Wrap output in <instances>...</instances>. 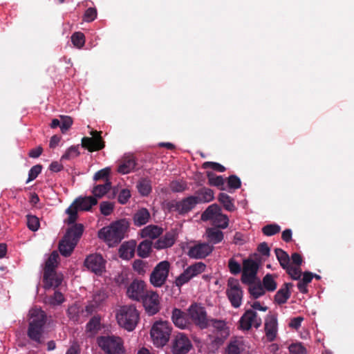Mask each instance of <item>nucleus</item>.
Instances as JSON below:
<instances>
[{"instance_id": "nucleus-1", "label": "nucleus", "mask_w": 354, "mask_h": 354, "mask_svg": "<svg viewBox=\"0 0 354 354\" xmlns=\"http://www.w3.org/2000/svg\"><path fill=\"white\" fill-rule=\"evenodd\" d=\"M46 320V315L41 308L35 307L29 310L27 336L30 339L37 344L44 342Z\"/></svg>"}, {"instance_id": "nucleus-2", "label": "nucleus", "mask_w": 354, "mask_h": 354, "mask_svg": "<svg viewBox=\"0 0 354 354\" xmlns=\"http://www.w3.org/2000/svg\"><path fill=\"white\" fill-rule=\"evenodd\" d=\"M129 223L126 219H122L111 224L110 226L102 228L98 233L100 239H103L110 247L118 244L124 239V233Z\"/></svg>"}, {"instance_id": "nucleus-3", "label": "nucleus", "mask_w": 354, "mask_h": 354, "mask_svg": "<svg viewBox=\"0 0 354 354\" xmlns=\"http://www.w3.org/2000/svg\"><path fill=\"white\" fill-rule=\"evenodd\" d=\"M118 324L129 331H132L137 326L140 315L134 305L120 306L115 314Z\"/></svg>"}, {"instance_id": "nucleus-4", "label": "nucleus", "mask_w": 354, "mask_h": 354, "mask_svg": "<svg viewBox=\"0 0 354 354\" xmlns=\"http://www.w3.org/2000/svg\"><path fill=\"white\" fill-rule=\"evenodd\" d=\"M84 231L82 224H75L70 227L63 239L59 244L60 253L64 256H69L77 243Z\"/></svg>"}, {"instance_id": "nucleus-5", "label": "nucleus", "mask_w": 354, "mask_h": 354, "mask_svg": "<svg viewBox=\"0 0 354 354\" xmlns=\"http://www.w3.org/2000/svg\"><path fill=\"white\" fill-rule=\"evenodd\" d=\"M172 328L167 321L156 322L150 330V335L153 345L157 348L165 346L169 340Z\"/></svg>"}, {"instance_id": "nucleus-6", "label": "nucleus", "mask_w": 354, "mask_h": 354, "mask_svg": "<svg viewBox=\"0 0 354 354\" xmlns=\"http://www.w3.org/2000/svg\"><path fill=\"white\" fill-rule=\"evenodd\" d=\"M201 220L210 221L217 229H226L229 225L228 216L222 213L221 207L217 204L209 205L202 214Z\"/></svg>"}, {"instance_id": "nucleus-7", "label": "nucleus", "mask_w": 354, "mask_h": 354, "mask_svg": "<svg viewBox=\"0 0 354 354\" xmlns=\"http://www.w3.org/2000/svg\"><path fill=\"white\" fill-rule=\"evenodd\" d=\"M209 324L214 328L212 334L209 336L211 344L213 347L218 348L230 336V328L226 322L222 319H209Z\"/></svg>"}, {"instance_id": "nucleus-8", "label": "nucleus", "mask_w": 354, "mask_h": 354, "mask_svg": "<svg viewBox=\"0 0 354 354\" xmlns=\"http://www.w3.org/2000/svg\"><path fill=\"white\" fill-rule=\"evenodd\" d=\"M97 342L106 354H126L123 340L120 337L100 336L97 337Z\"/></svg>"}, {"instance_id": "nucleus-9", "label": "nucleus", "mask_w": 354, "mask_h": 354, "mask_svg": "<svg viewBox=\"0 0 354 354\" xmlns=\"http://www.w3.org/2000/svg\"><path fill=\"white\" fill-rule=\"evenodd\" d=\"M187 313L190 321L201 329L207 328L209 326L207 312L201 305L196 303L192 304L188 308Z\"/></svg>"}, {"instance_id": "nucleus-10", "label": "nucleus", "mask_w": 354, "mask_h": 354, "mask_svg": "<svg viewBox=\"0 0 354 354\" xmlns=\"http://www.w3.org/2000/svg\"><path fill=\"white\" fill-rule=\"evenodd\" d=\"M226 295L234 308H237L241 306L243 292L237 279L234 278L228 279Z\"/></svg>"}, {"instance_id": "nucleus-11", "label": "nucleus", "mask_w": 354, "mask_h": 354, "mask_svg": "<svg viewBox=\"0 0 354 354\" xmlns=\"http://www.w3.org/2000/svg\"><path fill=\"white\" fill-rule=\"evenodd\" d=\"M170 269V263L162 261L154 268L150 276V282L155 287H161L166 281Z\"/></svg>"}, {"instance_id": "nucleus-12", "label": "nucleus", "mask_w": 354, "mask_h": 354, "mask_svg": "<svg viewBox=\"0 0 354 354\" xmlns=\"http://www.w3.org/2000/svg\"><path fill=\"white\" fill-rule=\"evenodd\" d=\"M90 135L91 137H84L82 139V147L89 152L97 151L104 148L105 142L102 137V131L92 130Z\"/></svg>"}, {"instance_id": "nucleus-13", "label": "nucleus", "mask_w": 354, "mask_h": 354, "mask_svg": "<svg viewBox=\"0 0 354 354\" xmlns=\"http://www.w3.org/2000/svg\"><path fill=\"white\" fill-rule=\"evenodd\" d=\"M206 265L202 262H197L189 266L175 280V284L180 287L187 283L191 279L205 272Z\"/></svg>"}, {"instance_id": "nucleus-14", "label": "nucleus", "mask_w": 354, "mask_h": 354, "mask_svg": "<svg viewBox=\"0 0 354 354\" xmlns=\"http://www.w3.org/2000/svg\"><path fill=\"white\" fill-rule=\"evenodd\" d=\"M261 323V318L253 310H247L239 320L240 328L243 330H249L252 327L258 328Z\"/></svg>"}, {"instance_id": "nucleus-15", "label": "nucleus", "mask_w": 354, "mask_h": 354, "mask_svg": "<svg viewBox=\"0 0 354 354\" xmlns=\"http://www.w3.org/2000/svg\"><path fill=\"white\" fill-rule=\"evenodd\" d=\"M141 300L145 310L149 315H153L160 310V298L156 292H147Z\"/></svg>"}, {"instance_id": "nucleus-16", "label": "nucleus", "mask_w": 354, "mask_h": 354, "mask_svg": "<svg viewBox=\"0 0 354 354\" xmlns=\"http://www.w3.org/2000/svg\"><path fill=\"white\" fill-rule=\"evenodd\" d=\"M241 281L244 283H253L259 269L258 263L252 259L243 261Z\"/></svg>"}, {"instance_id": "nucleus-17", "label": "nucleus", "mask_w": 354, "mask_h": 354, "mask_svg": "<svg viewBox=\"0 0 354 354\" xmlns=\"http://www.w3.org/2000/svg\"><path fill=\"white\" fill-rule=\"evenodd\" d=\"M198 203L196 196H189L180 201H173L169 204V209L179 214H185L192 209Z\"/></svg>"}, {"instance_id": "nucleus-18", "label": "nucleus", "mask_w": 354, "mask_h": 354, "mask_svg": "<svg viewBox=\"0 0 354 354\" xmlns=\"http://www.w3.org/2000/svg\"><path fill=\"white\" fill-rule=\"evenodd\" d=\"M192 347L189 338L183 333H178L174 339L171 351L173 354H187Z\"/></svg>"}, {"instance_id": "nucleus-19", "label": "nucleus", "mask_w": 354, "mask_h": 354, "mask_svg": "<svg viewBox=\"0 0 354 354\" xmlns=\"http://www.w3.org/2000/svg\"><path fill=\"white\" fill-rule=\"evenodd\" d=\"M214 246L207 243H198L189 247L187 254L190 258L195 259H204L210 254Z\"/></svg>"}, {"instance_id": "nucleus-20", "label": "nucleus", "mask_w": 354, "mask_h": 354, "mask_svg": "<svg viewBox=\"0 0 354 354\" xmlns=\"http://www.w3.org/2000/svg\"><path fill=\"white\" fill-rule=\"evenodd\" d=\"M84 265L95 274H101L105 269V260L100 254H92L86 257Z\"/></svg>"}, {"instance_id": "nucleus-21", "label": "nucleus", "mask_w": 354, "mask_h": 354, "mask_svg": "<svg viewBox=\"0 0 354 354\" xmlns=\"http://www.w3.org/2000/svg\"><path fill=\"white\" fill-rule=\"evenodd\" d=\"M146 285L144 281L134 280L127 288V295L132 300L139 301L146 295Z\"/></svg>"}, {"instance_id": "nucleus-22", "label": "nucleus", "mask_w": 354, "mask_h": 354, "mask_svg": "<svg viewBox=\"0 0 354 354\" xmlns=\"http://www.w3.org/2000/svg\"><path fill=\"white\" fill-rule=\"evenodd\" d=\"M178 233L176 230H171L163 236L159 238L153 244L156 250H162L173 246L178 238Z\"/></svg>"}, {"instance_id": "nucleus-23", "label": "nucleus", "mask_w": 354, "mask_h": 354, "mask_svg": "<svg viewBox=\"0 0 354 354\" xmlns=\"http://www.w3.org/2000/svg\"><path fill=\"white\" fill-rule=\"evenodd\" d=\"M171 320L174 324L180 329L188 328L192 325L189 314L187 315L178 308L173 309Z\"/></svg>"}, {"instance_id": "nucleus-24", "label": "nucleus", "mask_w": 354, "mask_h": 354, "mask_svg": "<svg viewBox=\"0 0 354 354\" xmlns=\"http://www.w3.org/2000/svg\"><path fill=\"white\" fill-rule=\"evenodd\" d=\"M245 351V344L242 337L231 338L225 348L224 354H243Z\"/></svg>"}, {"instance_id": "nucleus-25", "label": "nucleus", "mask_w": 354, "mask_h": 354, "mask_svg": "<svg viewBox=\"0 0 354 354\" xmlns=\"http://www.w3.org/2000/svg\"><path fill=\"white\" fill-rule=\"evenodd\" d=\"M264 329L268 341H273L277 334V318L274 315H269L265 319Z\"/></svg>"}, {"instance_id": "nucleus-26", "label": "nucleus", "mask_w": 354, "mask_h": 354, "mask_svg": "<svg viewBox=\"0 0 354 354\" xmlns=\"http://www.w3.org/2000/svg\"><path fill=\"white\" fill-rule=\"evenodd\" d=\"M163 232V229L158 225H149L142 228L139 234L141 238L155 239L160 236Z\"/></svg>"}, {"instance_id": "nucleus-27", "label": "nucleus", "mask_w": 354, "mask_h": 354, "mask_svg": "<svg viewBox=\"0 0 354 354\" xmlns=\"http://www.w3.org/2000/svg\"><path fill=\"white\" fill-rule=\"evenodd\" d=\"M62 281V277L58 276L55 271L44 272V288L58 287Z\"/></svg>"}, {"instance_id": "nucleus-28", "label": "nucleus", "mask_w": 354, "mask_h": 354, "mask_svg": "<svg viewBox=\"0 0 354 354\" xmlns=\"http://www.w3.org/2000/svg\"><path fill=\"white\" fill-rule=\"evenodd\" d=\"M151 215L149 210L146 208H140L136 211L133 216V224L137 227H140L149 221Z\"/></svg>"}, {"instance_id": "nucleus-29", "label": "nucleus", "mask_w": 354, "mask_h": 354, "mask_svg": "<svg viewBox=\"0 0 354 354\" xmlns=\"http://www.w3.org/2000/svg\"><path fill=\"white\" fill-rule=\"evenodd\" d=\"M206 239L209 243L217 244L221 243L224 238L223 232L215 227H209L205 232Z\"/></svg>"}, {"instance_id": "nucleus-30", "label": "nucleus", "mask_w": 354, "mask_h": 354, "mask_svg": "<svg viewBox=\"0 0 354 354\" xmlns=\"http://www.w3.org/2000/svg\"><path fill=\"white\" fill-rule=\"evenodd\" d=\"M135 247L134 242H126L122 244L119 249L120 258L125 260L131 259L134 255Z\"/></svg>"}, {"instance_id": "nucleus-31", "label": "nucleus", "mask_w": 354, "mask_h": 354, "mask_svg": "<svg viewBox=\"0 0 354 354\" xmlns=\"http://www.w3.org/2000/svg\"><path fill=\"white\" fill-rule=\"evenodd\" d=\"M74 203L78 207L80 210L88 211L92 207V206L95 205L97 203V201L93 196H87L78 198L75 199Z\"/></svg>"}, {"instance_id": "nucleus-32", "label": "nucleus", "mask_w": 354, "mask_h": 354, "mask_svg": "<svg viewBox=\"0 0 354 354\" xmlns=\"http://www.w3.org/2000/svg\"><path fill=\"white\" fill-rule=\"evenodd\" d=\"M292 286L291 283H285L284 286L280 288L274 296L275 301L279 304H285L290 297L289 287Z\"/></svg>"}, {"instance_id": "nucleus-33", "label": "nucleus", "mask_w": 354, "mask_h": 354, "mask_svg": "<svg viewBox=\"0 0 354 354\" xmlns=\"http://www.w3.org/2000/svg\"><path fill=\"white\" fill-rule=\"evenodd\" d=\"M218 201L223 207L229 212H234L236 207L234 203V199L225 193H220L218 196Z\"/></svg>"}, {"instance_id": "nucleus-34", "label": "nucleus", "mask_w": 354, "mask_h": 354, "mask_svg": "<svg viewBox=\"0 0 354 354\" xmlns=\"http://www.w3.org/2000/svg\"><path fill=\"white\" fill-rule=\"evenodd\" d=\"M111 187V183L109 180H106L104 184H99L93 187L92 194L94 198H100L103 197Z\"/></svg>"}, {"instance_id": "nucleus-35", "label": "nucleus", "mask_w": 354, "mask_h": 354, "mask_svg": "<svg viewBox=\"0 0 354 354\" xmlns=\"http://www.w3.org/2000/svg\"><path fill=\"white\" fill-rule=\"evenodd\" d=\"M136 167V160L132 157L125 160L120 165L118 171L122 174H127L133 171Z\"/></svg>"}, {"instance_id": "nucleus-36", "label": "nucleus", "mask_w": 354, "mask_h": 354, "mask_svg": "<svg viewBox=\"0 0 354 354\" xmlns=\"http://www.w3.org/2000/svg\"><path fill=\"white\" fill-rule=\"evenodd\" d=\"M152 242L149 240H145L140 243L138 246V255L142 258L148 257L151 252Z\"/></svg>"}, {"instance_id": "nucleus-37", "label": "nucleus", "mask_w": 354, "mask_h": 354, "mask_svg": "<svg viewBox=\"0 0 354 354\" xmlns=\"http://www.w3.org/2000/svg\"><path fill=\"white\" fill-rule=\"evenodd\" d=\"M198 203H209L214 200V192L209 188H202L198 192V196H196Z\"/></svg>"}, {"instance_id": "nucleus-38", "label": "nucleus", "mask_w": 354, "mask_h": 354, "mask_svg": "<svg viewBox=\"0 0 354 354\" xmlns=\"http://www.w3.org/2000/svg\"><path fill=\"white\" fill-rule=\"evenodd\" d=\"M207 176L209 185L217 187L221 190L225 189L223 187L225 180L221 176H216L213 173L209 171H207Z\"/></svg>"}, {"instance_id": "nucleus-39", "label": "nucleus", "mask_w": 354, "mask_h": 354, "mask_svg": "<svg viewBox=\"0 0 354 354\" xmlns=\"http://www.w3.org/2000/svg\"><path fill=\"white\" fill-rule=\"evenodd\" d=\"M59 254L57 251H53L46 262L44 272H53L57 265Z\"/></svg>"}, {"instance_id": "nucleus-40", "label": "nucleus", "mask_w": 354, "mask_h": 354, "mask_svg": "<svg viewBox=\"0 0 354 354\" xmlns=\"http://www.w3.org/2000/svg\"><path fill=\"white\" fill-rule=\"evenodd\" d=\"M274 252L281 266L283 269L285 268H288V266L290 264L288 254L285 251L279 248H276Z\"/></svg>"}, {"instance_id": "nucleus-41", "label": "nucleus", "mask_w": 354, "mask_h": 354, "mask_svg": "<svg viewBox=\"0 0 354 354\" xmlns=\"http://www.w3.org/2000/svg\"><path fill=\"white\" fill-rule=\"evenodd\" d=\"M277 286L274 277L272 274H267L263 279V287L265 290L272 292Z\"/></svg>"}, {"instance_id": "nucleus-42", "label": "nucleus", "mask_w": 354, "mask_h": 354, "mask_svg": "<svg viewBox=\"0 0 354 354\" xmlns=\"http://www.w3.org/2000/svg\"><path fill=\"white\" fill-rule=\"evenodd\" d=\"M80 210L76 204L73 202L66 210V213L68 215L66 222L72 224L75 222L77 218V212Z\"/></svg>"}, {"instance_id": "nucleus-43", "label": "nucleus", "mask_w": 354, "mask_h": 354, "mask_svg": "<svg viewBox=\"0 0 354 354\" xmlns=\"http://www.w3.org/2000/svg\"><path fill=\"white\" fill-rule=\"evenodd\" d=\"M137 188L141 195L147 196L151 191V183L147 179H142L138 182Z\"/></svg>"}, {"instance_id": "nucleus-44", "label": "nucleus", "mask_w": 354, "mask_h": 354, "mask_svg": "<svg viewBox=\"0 0 354 354\" xmlns=\"http://www.w3.org/2000/svg\"><path fill=\"white\" fill-rule=\"evenodd\" d=\"M249 292L254 299H257L265 294V289L261 283H253L249 288Z\"/></svg>"}, {"instance_id": "nucleus-45", "label": "nucleus", "mask_w": 354, "mask_h": 354, "mask_svg": "<svg viewBox=\"0 0 354 354\" xmlns=\"http://www.w3.org/2000/svg\"><path fill=\"white\" fill-rule=\"evenodd\" d=\"M73 44L77 48H81L85 44V36L81 32H75L71 36Z\"/></svg>"}, {"instance_id": "nucleus-46", "label": "nucleus", "mask_w": 354, "mask_h": 354, "mask_svg": "<svg viewBox=\"0 0 354 354\" xmlns=\"http://www.w3.org/2000/svg\"><path fill=\"white\" fill-rule=\"evenodd\" d=\"M292 279L298 280L301 278V270L299 266L290 264L288 268H284Z\"/></svg>"}, {"instance_id": "nucleus-47", "label": "nucleus", "mask_w": 354, "mask_h": 354, "mask_svg": "<svg viewBox=\"0 0 354 354\" xmlns=\"http://www.w3.org/2000/svg\"><path fill=\"white\" fill-rule=\"evenodd\" d=\"M281 227L277 224H270L262 228V232L266 236H272L279 233Z\"/></svg>"}, {"instance_id": "nucleus-48", "label": "nucleus", "mask_w": 354, "mask_h": 354, "mask_svg": "<svg viewBox=\"0 0 354 354\" xmlns=\"http://www.w3.org/2000/svg\"><path fill=\"white\" fill-rule=\"evenodd\" d=\"M64 301V295L59 291L55 292L53 296L48 298L47 302L50 305L57 306L62 304Z\"/></svg>"}, {"instance_id": "nucleus-49", "label": "nucleus", "mask_w": 354, "mask_h": 354, "mask_svg": "<svg viewBox=\"0 0 354 354\" xmlns=\"http://www.w3.org/2000/svg\"><path fill=\"white\" fill-rule=\"evenodd\" d=\"M108 297L107 293L103 290L96 291L93 296V301L96 306L103 303Z\"/></svg>"}, {"instance_id": "nucleus-50", "label": "nucleus", "mask_w": 354, "mask_h": 354, "mask_svg": "<svg viewBox=\"0 0 354 354\" xmlns=\"http://www.w3.org/2000/svg\"><path fill=\"white\" fill-rule=\"evenodd\" d=\"M27 225H28V227L30 230H32L33 232L37 231L39 227V218L35 216L28 215L27 216Z\"/></svg>"}, {"instance_id": "nucleus-51", "label": "nucleus", "mask_w": 354, "mask_h": 354, "mask_svg": "<svg viewBox=\"0 0 354 354\" xmlns=\"http://www.w3.org/2000/svg\"><path fill=\"white\" fill-rule=\"evenodd\" d=\"M60 122V129L62 133L66 132L73 124V119L70 116L62 115Z\"/></svg>"}, {"instance_id": "nucleus-52", "label": "nucleus", "mask_w": 354, "mask_h": 354, "mask_svg": "<svg viewBox=\"0 0 354 354\" xmlns=\"http://www.w3.org/2000/svg\"><path fill=\"white\" fill-rule=\"evenodd\" d=\"M100 328V320L95 317L92 318L86 324V330L91 335L95 334Z\"/></svg>"}, {"instance_id": "nucleus-53", "label": "nucleus", "mask_w": 354, "mask_h": 354, "mask_svg": "<svg viewBox=\"0 0 354 354\" xmlns=\"http://www.w3.org/2000/svg\"><path fill=\"white\" fill-rule=\"evenodd\" d=\"M109 174H110V169L109 167H106L104 169H102L97 171L93 176V180L95 181L102 180H104L105 182H106V180H109L108 176H109Z\"/></svg>"}, {"instance_id": "nucleus-54", "label": "nucleus", "mask_w": 354, "mask_h": 354, "mask_svg": "<svg viewBox=\"0 0 354 354\" xmlns=\"http://www.w3.org/2000/svg\"><path fill=\"white\" fill-rule=\"evenodd\" d=\"M288 348L290 354H306V349L301 343L292 344Z\"/></svg>"}, {"instance_id": "nucleus-55", "label": "nucleus", "mask_w": 354, "mask_h": 354, "mask_svg": "<svg viewBox=\"0 0 354 354\" xmlns=\"http://www.w3.org/2000/svg\"><path fill=\"white\" fill-rule=\"evenodd\" d=\"M170 189L174 192H180L187 189V183L185 181H172L170 183Z\"/></svg>"}, {"instance_id": "nucleus-56", "label": "nucleus", "mask_w": 354, "mask_h": 354, "mask_svg": "<svg viewBox=\"0 0 354 354\" xmlns=\"http://www.w3.org/2000/svg\"><path fill=\"white\" fill-rule=\"evenodd\" d=\"M41 171V166L37 165L33 166L29 171L28 178L26 180V183L35 180Z\"/></svg>"}, {"instance_id": "nucleus-57", "label": "nucleus", "mask_w": 354, "mask_h": 354, "mask_svg": "<svg viewBox=\"0 0 354 354\" xmlns=\"http://www.w3.org/2000/svg\"><path fill=\"white\" fill-rule=\"evenodd\" d=\"M113 210V205L107 201L101 203L100 204V212L104 216L110 215Z\"/></svg>"}, {"instance_id": "nucleus-58", "label": "nucleus", "mask_w": 354, "mask_h": 354, "mask_svg": "<svg viewBox=\"0 0 354 354\" xmlns=\"http://www.w3.org/2000/svg\"><path fill=\"white\" fill-rule=\"evenodd\" d=\"M97 17V10L95 8H88L85 11L84 15V20L87 22H91L95 20Z\"/></svg>"}, {"instance_id": "nucleus-59", "label": "nucleus", "mask_w": 354, "mask_h": 354, "mask_svg": "<svg viewBox=\"0 0 354 354\" xmlns=\"http://www.w3.org/2000/svg\"><path fill=\"white\" fill-rule=\"evenodd\" d=\"M80 312V308L76 304L69 306L67 310L69 318L74 321L77 319Z\"/></svg>"}, {"instance_id": "nucleus-60", "label": "nucleus", "mask_w": 354, "mask_h": 354, "mask_svg": "<svg viewBox=\"0 0 354 354\" xmlns=\"http://www.w3.org/2000/svg\"><path fill=\"white\" fill-rule=\"evenodd\" d=\"M227 185L230 188L236 189L241 187V183L239 178L232 175L228 178Z\"/></svg>"}, {"instance_id": "nucleus-61", "label": "nucleus", "mask_w": 354, "mask_h": 354, "mask_svg": "<svg viewBox=\"0 0 354 354\" xmlns=\"http://www.w3.org/2000/svg\"><path fill=\"white\" fill-rule=\"evenodd\" d=\"M133 268L139 274H143L145 272L146 263L142 260L137 259L133 261Z\"/></svg>"}, {"instance_id": "nucleus-62", "label": "nucleus", "mask_w": 354, "mask_h": 354, "mask_svg": "<svg viewBox=\"0 0 354 354\" xmlns=\"http://www.w3.org/2000/svg\"><path fill=\"white\" fill-rule=\"evenodd\" d=\"M131 197L130 191L127 189H123L118 195V201L121 204H125Z\"/></svg>"}, {"instance_id": "nucleus-63", "label": "nucleus", "mask_w": 354, "mask_h": 354, "mask_svg": "<svg viewBox=\"0 0 354 354\" xmlns=\"http://www.w3.org/2000/svg\"><path fill=\"white\" fill-rule=\"evenodd\" d=\"M203 167L205 169L209 167L213 170H216L220 172H223L225 169V167L221 164L214 162H205V163H203Z\"/></svg>"}, {"instance_id": "nucleus-64", "label": "nucleus", "mask_w": 354, "mask_h": 354, "mask_svg": "<svg viewBox=\"0 0 354 354\" xmlns=\"http://www.w3.org/2000/svg\"><path fill=\"white\" fill-rule=\"evenodd\" d=\"M228 266L231 273L232 274H236L241 272L240 264L233 259H230Z\"/></svg>"}]
</instances>
